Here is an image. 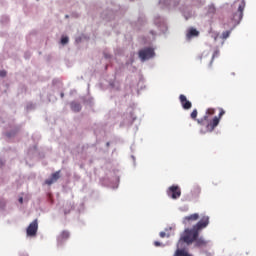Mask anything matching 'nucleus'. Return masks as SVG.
Instances as JSON below:
<instances>
[{
  "label": "nucleus",
  "mask_w": 256,
  "mask_h": 256,
  "mask_svg": "<svg viewBox=\"0 0 256 256\" xmlns=\"http://www.w3.org/2000/svg\"><path fill=\"white\" fill-rule=\"evenodd\" d=\"M71 109L74 112H79L81 110V105L73 102V103H71Z\"/></svg>",
  "instance_id": "ddd939ff"
},
{
  "label": "nucleus",
  "mask_w": 256,
  "mask_h": 256,
  "mask_svg": "<svg viewBox=\"0 0 256 256\" xmlns=\"http://www.w3.org/2000/svg\"><path fill=\"white\" fill-rule=\"evenodd\" d=\"M107 146H109V143H107Z\"/></svg>",
  "instance_id": "a878e982"
},
{
  "label": "nucleus",
  "mask_w": 256,
  "mask_h": 256,
  "mask_svg": "<svg viewBox=\"0 0 256 256\" xmlns=\"http://www.w3.org/2000/svg\"><path fill=\"white\" fill-rule=\"evenodd\" d=\"M60 172H61V171H57V172L53 173L52 176H51V178H50V179H47V180L45 181V183H46L47 185H51V184H53L54 182H56V181L60 178Z\"/></svg>",
  "instance_id": "1a4fd4ad"
},
{
  "label": "nucleus",
  "mask_w": 256,
  "mask_h": 256,
  "mask_svg": "<svg viewBox=\"0 0 256 256\" xmlns=\"http://www.w3.org/2000/svg\"><path fill=\"white\" fill-rule=\"evenodd\" d=\"M209 224V217L204 216L201 218V220L193 226L192 229H186L185 235L180 239L181 241H184L188 245L195 242V246L202 247L207 245V241H205L203 238H198L199 232L206 228Z\"/></svg>",
  "instance_id": "f03ea898"
},
{
  "label": "nucleus",
  "mask_w": 256,
  "mask_h": 256,
  "mask_svg": "<svg viewBox=\"0 0 256 256\" xmlns=\"http://www.w3.org/2000/svg\"><path fill=\"white\" fill-rule=\"evenodd\" d=\"M199 219V214L195 213V214H192L190 216H186L184 219H183V223L185 225H190L192 222H195Z\"/></svg>",
  "instance_id": "423d86ee"
},
{
  "label": "nucleus",
  "mask_w": 256,
  "mask_h": 256,
  "mask_svg": "<svg viewBox=\"0 0 256 256\" xmlns=\"http://www.w3.org/2000/svg\"><path fill=\"white\" fill-rule=\"evenodd\" d=\"M154 245H155L156 247H159V246H161V243L158 242V241H155V242H154Z\"/></svg>",
  "instance_id": "aec40b11"
},
{
  "label": "nucleus",
  "mask_w": 256,
  "mask_h": 256,
  "mask_svg": "<svg viewBox=\"0 0 256 256\" xmlns=\"http://www.w3.org/2000/svg\"><path fill=\"white\" fill-rule=\"evenodd\" d=\"M174 256H192L184 249H177Z\"/></svg>",
  "instance_id": "f8f14e48"
},
{
  "label": "nucleus",
  "mask_w": 256,
  "mask_h": 256,
  "mask_svg": "<svg viewBox=\"0 0 256 256\" xmlns=\"http://www.w3.org/2000/svg\"><path fill=\"white\" fill-rule=\"evenodd\" d=\"M166 236V233L165 232H160V237L161 238H164Z\"/></svg>",
  "instance_id": "412c9836"
},
{
  "label": "nucleus",
  "mask_w": 256,
  "mask_h": 256,
  "mask_svg": "<svg viewBox=\"0 0 256 256\" xmlns=\"http://www.w3.org/2000/svg\"><path fill=\"white\" fill-rule=\"evenodd\" d=\"M5 207V201H0V208Z\"/></svg>",
  "instance_id": "6ab92c4d"
},
{
  "label": "nucleus",
  "mask_w": 256,
  "mask_h": 256,
  "mask_svg": "<svg viewBox=\"0 0 256 256\" xmlns=\"http://www.w3.org/2000/svg\"><path fill=\"white\" fill-rule=\"evenodd\" d=\"M22 256H27V255L23 254Z\"/></svg>",
  "instance_id": "b1692460"
},
{
  "label": "nucleus",
  "mask_w": 256,
  "mask_h": 256,
  "mask_svg": "<svg viewBox=\"0 0 256 256\" xmlns=\"http://www.w3.org/2000/svg\"><path fill=\"white\" fill-rule=\"evenodd\" d=\"M154 55H155V52L153 48H142V50H139L138 52V56L142 62L153 58Z\"/></svg>",
  "instance_id": "7ed1b4c3"
},
{
  "label": "nucleus",
  "mask_w": 256,
  "mask_h": 256,
  "mask_svg": "<svg viewBox=\"0 0 256 256\" xmlns=\"http://www.w3.org/2000/svg\"><path fill=\"white\" fill-rule=\"evenodd\" d=\"M5 76H7V71L5 70L0 71V77L5 78Z\"/></svg>",
  "instance_id": "f3484780"
},
{
  "label": "nucleus",
  "mask_w": 256,
  "mask_h": 256,
  "mask_svg": "<svg viewBox=\"0 0 256 256\" xmlns=\"http://www.w3.org/2000/svg\"><path fill=\"white\" fill-rule=\"evenodd\" d=\"M245 6H246V4H245L244 0H242L241 4H239V8H238V13H239V18H238V20H239V21H240V20L242 19V17H243V12H244Z\"/></svg>",
  "instance_id": "9b49d317"
},
{
  "label": "nucleus",
  "mask_w": 256,
  "mask_h": 256,
  "mask_svg": "<svg viewBox=\"0 0 256 256\" xmlns=\"http://www.w3.org/2000/svg\"><path fill=\"white\" fill-rule=\"evenodd\" d=\"M69 41V38H67V36H63V38H61V44L62 45H66Z\"/></svg>",
  "instance_id": "4468645a"
},
{
  "label": "nucleus",
  "mask_w": 256,
  "mask_h": 256,
  "mask_svg": "<svg viewBox=\"0 0 256 256\" xmlns=\"http://www.w3.org/2000/svg\"><path fill=\"white\" fill-rule=\"evenodd\" d=\"M19 202L23 204V197L19 198Z\"/></svg>",
  "instance_id": "5701e85b"
},
{
  "label": "nucleus",
  "mask_w": 256,
  "mask_h": 256,
  "mask_svg": "<svg viewBox=\"0 0 256 256\" xmlns=\"http://www.w3.org/2000/svg\"><path fill=\"white\" fill-rule=\"evenodd\" d=\"M179 99H180L182 107L185 110H189L192 108V103L187 100L186 96L180 95Z\"/></svg>",
  "instance_id": "6e6552de"
},
{
  "label": "nucleus",
  "mask_w": 256,
  "mask_h": 256,
  "mask_svg": "<svg viewBox=\"0 0 256 256\" xmlns=\"http://www.w3.org/2000/svg\"><path fill=\"white\" fill-rule=\"evenodd\" d=\"M230 34H231L230 30L223 32V34H222L223 39H227L230 36Z\"/></svg>",
  "instance_id": "2eb2a0df"
},
{
  "label": "nucleus",
  "mask_w": 256,
  "mask_h": 256,
  "mask_svg": "<svg viewBox=\"0 0 256 256\" xmlns=\"http://www.w3.org/2000/svg\"><path fill=\"white\" fill-rule=\"evenodd\" d=\"M61 97H63V94H61Z\"/></svg>",
  "instance_id": "393cba45"
},
{
  "label": "nucleus",
  "mask_w": 256,
  "mask_h": 256,
  "mask_svg": "<svg viewBox=\"0 0 256 256\" xmlns=\"http://www.w3.org/2000/svg\"><path fill=\"white\" fill-rule=\"evenodd\" d=\"M200 193H201V188L200 187H195L194 190H193V194L198 196Z\"/></svg>",
  "instance_id": "dca6fc26"
},
{
  "label": "nucleus",
  "mask_w": 256,
  "mask_h": 256,
  "mask_svg": "<svg viewBox=\"0 0 256 256\" xmlns=\"http://www.w3.org/2000/svg\"><path fill=\"white\" fill-rule=\"evenodd\" d=\"M214 11H215L214 6H211V7H210V12L214 13Z\"/></svg>",
  "instance_id": "4be33fe9"
},
{
  "label": "nucleus",
  "mask_w": 256,
  "mask_h": 256,
  "mask_svg": "<svg viewBox=\"0 0 256 256\" xmlns=\"http://www.w3.org/2000/svg\"><path fill=\"white\" fill-rule=\"evenodd\" d=\"M69 237H70V233L68 231H62L58 236L57 240L59 243H62L63 241L67 240Z\"/></svg>",
  "instance_id": "9d476101"
},
{
  "label": "nucleus",
  "mask_w": 256,
  "mask_h": 256,
  "mask_svg": "<svg viewBox=\"0 0 256 256\" xmlns=\"http://www.w3.org/2000/svg\"><path fill=\"white\" fill-rule=\"evenodd\" d=\"M218 55H219V50H215L212 56V59H214L215 57H218Z\"/></svg>",
  "instance_id": "a211bd4d"
},
{
  "label": "nucleus",
  "mask_w": 256,
  "mask_h": 256,
  "mask_svg": "<svg viewBox=\"0 0 256 256\" xmlns=\"http://www.w3.org/2000/svg\"><path fill=\"white\" fill-rule=\"evenodd\" d=\"M219 111V117H214L213 120H210L209 116H213L216 113V110L214 108H209L206 111L205 116L201 119H197L198 111L196 109L193 110V112L191 113V118L197 121L200 126H202V128L200 129L201 134L211 133L219 125L220 119L225 114V111L222 108H219Z\"/></svg>",
  "instance_id": "f257e3e1"
},
{
  "label": "nucleus",
  "mask_w": 256,
  "mask_h": 256,
  "mask_svg": "<svg viewBox=\"0 0 256 256\" xmlns=\"http://www.w3.org/2000/svg\"><path fill=\"white\" fill-rule=\"evenodd\" d=\"M39 230V222L35 219L26 229V234L29 237L37 236V231Z\"/></svg>",
  "instance_id": "20e7f679"
},
{
  "label": "nucleus",
  "mask_w": 256,
  "mask_h": 256,
  "mask_svg": "<svg viewBox=\"0 0 256 256\" xmlns=\"http://www.w3.org/2000/svg\"><path fill=\"white\" fill-rule=\"evenodd\" d=\"M181 193V189L176 185L169 187V189L167 190L168 196L174 200L178 199L181 196Z\"/></svg>",
  "instance_id": "39448f33"
},
{
  "label": "nucleus",
  "mask_w": 256,
  "mask_h": 256,
  "mask_svg": "<svg viewBox=\"0 0 256 256\" xmlns=\"http://www.w3.org/2000/svg\"><path fill=\"white\" fill-rule=\"evenodd\" d=\"M200 32L196 30V28H188L186 38L188 41H190L194 37H198Z\"/></svg>",
  "instance_id": "0eeeda50"
}]
</instances>
